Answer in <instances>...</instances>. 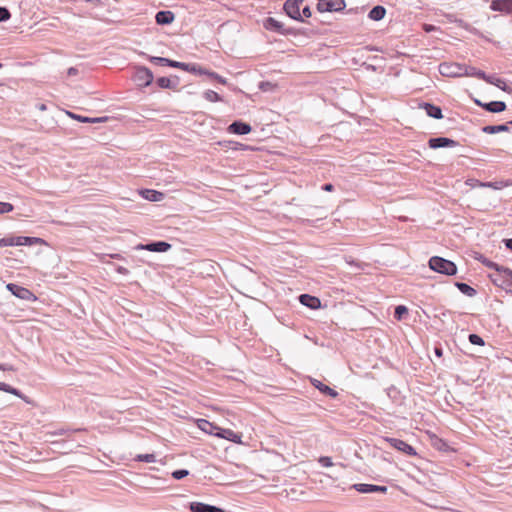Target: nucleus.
<instances>
[{
    "label": "nucleus",
    "instance_id": "nucleus-1",
    "mask_svg": "<svg viewBox=\"0 0 512 512\" xmlns=\"http://www.w3.org/2000/svg\"><path fill=\"white\" fill-rule=\"evenodd\" d=\"M488 266L495 268L498 272L503 274L500 286L507 292L512 293V270L508 267L499 266L495 263H489Z\"/></svg>",
    "mask_w": 512,
    "mask_h": 512
},
{
    "label": "nucleus",
    "instance_id": "nucleus-2",
    "mask_svg": "<svg viewBox=\"0 0 512 512\" xmlns=\"http://www.w3.org/2000/svg\"><path fill=\"white\" fill-rule=\"evenodd\" d=\"M344 0H318L317 8L320 12H337L345 8Z\"/></svg>",
    "mask_w": 512,
    "mask_h": 512
},
{
    "label": "nucleus",
    "instance_id": "nucleus-3",
    "mask_svg": "<svg viewBox=\"0 0 512 512\" xmlns=\"http://www.w3.org/2000/svg\"><path fill=\"white\" fill-rule=\"evenodd\" d=\"M303 2L304 0H287L284 4V11L290 18L303 21L302 15L300 13V7Z\"/></svg>",
    "mask_w": 512,
    "mask_h": 512
},
{
    "label": "nucleus",
    "instance_id": "nucleus-4",
    "mask_svg": "<svg viewBox=\"0 0 512 512\" xmlns=\"http://www.w3.org/2000/svg\"><path fill=\"white\" fill-rule=\"evenodd\" d=\"M153 73L150 69L147 67H138L136 69L134 80L137 82L140 86H149L153 81Z\"/></svg>",
    "mask_w": 512,
    "mask_h": 512
},
{
    "label": "nucleus",
    "instance_id": "nucleus-5",
    "mask_svg": "<svg viewBox=\"0 0 512 512\" xmlns=\"http://www.w3.org/2000/svg\"><path fill=\"white\" fill-rule=\"evenodd\" d=\"M385 441L388 442L391 447L395 448L396 450H398L400 452H403L406 455H409V456L416 455L415 449L403 440H400L397 438H385Z\"/></svg>",
    "mask_w": 512,
    "mask_h": 512
},
{
    "label": "nucleus",
    "instance_id": "nucleus-6",
    "mask_svg": "<svg viewBox=\"0 0 512 512\" xmlns=\"http://www.w3.org/2000/svg\"><path fill=\"white\" fill-rule=\"evenodd\" d=\"M6 288L17 298H20L23 300L35 299V296L33 295V293L29 289L24 288L22 286H19V285L13 284V283H9L6 285Z\"/></svg>",
    "mask_w": 512,
    "mask_h": 512
},
{
    "label": "nucleus",
    "instance_id": "nucleus-7",
    "mask_svg": "<svg viewBox=\"0 0 512 512\" xmlns=\"http://www.w3.org/2000/svg\"><path fill=\"white\" fill-rule=\"evenodd\" d=\"M352 488L355 489L359 493H386V486H379L374 484H365V483H357L352 485Z\"/></svg>",
    "mask_w": 512,
    "mask_h": 512
},
{
    "label": "nucleus",
    "instance_id": "nucleus-8",
    "mask_svg": "<svg viewBox=\"0 0 512 512\" xmlns=\"http://www.w3.org/2000/svg\"><path fill=\"white\" fill-rule=\"evenodd\" d=\"M429 267L431 270L448 275V260L434 256L429 260Z\"/></svg>",
    "mask_w": 512,
    "mask_h": 512
},
{
    "label": "nucleus",
    "instance_id": "nucleus-9",
    "mask_svg": "<svg viewBox=\"0 0 512 512\" xmlns=\"http://www.w3.org/2000/svg\"><path fill=\"white\" fill-rule=\"evenodd\" d=\"M171 248V244L165 241L151 242L146 245L139 244L136 249L148 250L151 252H166Z\"/></svg>",
    "mask_w": 512,
    "mask_h": 512
},
{
    "label": "nucleus",
    "instance_id": "nucleus-10",
    "mask_svg": "<svg viewBox=\"0 0 512 512\" xmlns=\"http://www.w3.org/2000/svg\"><path fill=\"white\" fill-rule=\"evenodd\" d=\"M490 9L497 12L511 14L512 0H493L490 4Z\"/></svg>",
    "mask_w": 512,
    "mask_h": 512
},
{
    "label": "nucleus",
    "instance_id": "nucleus-11",
    "mask_svg": "<svg viewBox=\"0 0 512 512\" xmlns=\"http://www.w3.org/2000/svg\"><path fill=\"white\" fill-rule=\"evenodd\" d=\"M190 510L192 512H226L224 509L205 504L202 502H192L190 503Z\"/></svg>",
    "mask_w": 512,
    "mask_h": 512
},
{
    "label": "nucleus",
    "instance_id": "nucleus-12",
    "mask_svg": "<svg viewBox=\"0 0 512 512\" xmlns=\"http://www.w3.org/2000/svg\"><path fill=\"white\" fill-rule=\"evenodd\" d=\"M228 131L238 135H246L250 133L251 126L241 121H235L229 125Z\"/></svg>",
    "mask_w": 512,
    "mask_h": 512
},
{
    "label": "nucleus",
    "instance_id": "nucleus-13",
    "mask_svg": "<svg viewBox=\"0 0 512 512\" xmlns=\"http://www.w3.org/2000/svg\"><path fill=\"white\" fill-rule=\"evenodd\" d=\"M419 108L424 110L429 117L441 119L443 117L440 107L430 103H420Z\"/></svg>",
    "mask_w": 512,
    "mask_h": 512
},
{
    "label": "nucleus",
    "instance_id": "nucleus-14",
    "mask_svg": "<svg viewBox=\"0 0 512 512\" xmlns=\"http://www.w3.org/2000/svg\"><path fill=\"white\" fill-rule=\"evenodd\" d=\"M175 19V15L170 10H163L157 12L155 16L156 23L158 25H168L171 24Z\"/></svg>",
    "mask_w": 512,
    "mask_h": 512
},
{
    "label": "nucleus",
    "instance_id": "nucleus-15",
    "mask_svg": "<svg viewBox=\"0 0 512 512\" xmlns=\"http://www.w3.org/2000/svg\"><path fill=\"white\" fill-rule=\"evenodd\" d=\"M299 301L302 305L309 307L311 309H318L321 306L320 299L315 296H311L309 294L300 295Z\"/></svg>",
    "mask_w": 512,
    "mask_h": 512
},
{
    "label": "nucleus",
    "instance_id": "nucleus-16",
    "mask_svg": "<svg viewBox=\"0 0 512 512\" xmlns=\"http://www.w3.org/2000/svg\"><path fill=\"white\" fill-rule=\"evenodd\" d=\"M312 385L317 388L321 393L330 396L331 398H336L338 396V392L329 386L323 384L321 381L317 379H311Z\"/></svg>",
    "mask_w": 512,
    "mask_h": 512
},
{
    "label": "nucleus",
    "instance_id": "nucleus-17",
    "mask_svg": "<svg viewBox=\"0 0 512 512\" xmlns=\"http://www.w3.org/2000/svg\"><path fill=\"white\" fill-rule=\"evenodd\" d=\"M470 67L458 64V63H450V77H461V76H469Z\"/></svg>",
    "mask_w": 512,
    "mask_h": 512
},
{
    "label": "nucleus",
    "instance_id": "nucleus-18",
    "mask_svg": "<svg viewBox=\"0 0 512 512\" xmlns=\"http://www.w3.org/2000/svg\"><path fill=\"white\" fill-rule=\"evenodd\" d=\"M140 194L144 199L151 202H159L164 199V194L162 192L152 189H144L140 192Z\"/></svg>",
    "mask_w": 512,
    "mask_h": 512
},
{
    "label": "nucleus",
    "instance_id": "nucleus-19",
    "mask_svg": "<svg viewBox=\"0 0 512 512\" xmlns=\"http://www.w3.org/2000/svg\"><path fill=\"white\" fill-rule=\"evenodd\" d=\"M216 436H218L220 438H224V439L230 440V441H232L234 443H240L241 442V436L236 434L231 429H221L220 428V430H218V433H216Z\"/></svg>",
    "mask_w": 512,
    "mask_h": 512
},
{
    "label": "nucleus",
    "instance_id": "nucleus-20",
    "mask_svg": "<svg viewBox=\"0 0 512 512\" xmlns=\"http://www.w3.org/2000/svg\"><path fill=\"white\" fill-rule=\"evenodd\" d=\"M43 242L42 239L37 237H28V236H17L15 237L16 246H32L37 243Z\"/></svg>",
    "mask_w": 512,
    "mask_h": 512
},
{
    "label": "nucleus",
    "instance_id": "nucleus-21",
    "mask_svg": "<svg viewBox=\"0 0 512 512\" xmlns=\"http://www.w3.org/2000/svg\"><path fill=\"white\" fill-rule=\"evenodd\" d=\"M198 427L208 433V434H211V435H215L216 436V433H218V430H220V428L216 425H214L213 423L205 420V419H200L198 421Z\"/></svg>",
    "mask_w": 512,
    "mask_h": 512
},
{
    "label": "nucleus",
    "instance_id": "nucleus-22",
    "mask_svg": "<svg viewBox=\"0 0 512 512\" xmlns=\"http://www.w3.org/2000/svg\"><path fill=\"white\" fill-rule=\"evenodd\" d=\"M264 27L267 30L275 31L278 33H284L283 24L272 17L266 19Z\"/></svg>",
    "mask_w": 512,
    "mask_h": 512
},
{
    "label": "nucleus",
    "instance_id": "nucleus-23",
    "mask_svg": "<svg viewBox=\"0 0 512 512\" xmlns=\"http://www.w3.org/2000/svg\"><path fill=\"white\" fill-rule=\"evenodd\" d=\"M483 108L492 113H500L506 109V104L503 101H492L484 104Z\"/></svg>",
    "mask_w": 512,
    "mask_h": 512
},
{
    "label": "nucleus",
    "instance_id": "nucleus-24",
    "mask_svg": "<svg viewBox=\"0 0 512 512\" xmlns=\"http://www.w3.org/2000/svg\"><path fill=\"white\" fill-rule=\"evenodd\" d=\"M67 114L72 119L78 120V121L83 122V123H99V122H104L107 119V117L90 118V117H85V116L77 115V114H74L72 112H67Z\"/></svg>",
    "mask_w": 512,
    "mask_h": 512
},
{
    "label": "nucleus",
    "instance_id": "nucleus-25",
    "mask_svg": "<svg viewBox=\"0 0 512 512\" xmlns=\"http://www.w3.org/2000/svg\"><path fill=\"white\" fill-rule=\"evenodd\" d=\"M385 14H386V10L383 6H375L373 7L369 14H368V17L371 19V20H374V21H379V20H382L384 17H385Z\"/></svg>",
    "mask_w": 512,
    "mask_h": 512
},
{
    "label": "nucleus",
    "instance_id": "nucleus-26",
    "mask_svg": "<svg viewBox=\"0 0 512 512\" xmlns=\"http://www.w3.org/2000/svg\"><path fill=\"white\" fill-rule=\"evenodd\" d=\"M454 286L457 287V289L464 295L468 296V297H473L476 295V290L471 287L470 285L466 284V283H463V282H455L454 283Z\"/></svg>",
    "mask_w": 512,
    "mask_h": 512
},
{
    "label": "nucleus",
    "instance_id": "nucleus-27",
    "mask_svg": "<svg viewBox=\"0 0 512 512\" xmlns=\"http://www.w3.org/2000/svg\"><path fill=\"white\" fill-rule=\"evenodd\" d=\"M482 131L487 134H495L498 132H507L509 131L508 124L501 125H487L482 128Z\"/></svg>",
    "mask_w": 512,
    "mask_h": 512
},
{
    "label": "nucleus",
    "instance_id": "nucleus-28",
    "mask_svg": "<svg viewBox=\"0 0 512 512\" xmlns=\"http://www.w3.org/2000/svg\"><path fill=\"white\" fill-rule=\"evenodd\" d=\"M428 145L431 149L448 147V137L430 138Z\"/></svg>",
    "mask_w": 512,
    "mask_h": 512
},
{
    "label": "nucleus",
    "instance_id": "nucleus-29",
    "mask_svg": "<svg viewBox=\"0 0 512 512\" xmlns=\"http://www.w3.org/2000/svg\"><path fill=\"white\" fill-rule=\"evenodd\" d=\"M487 83L492 84L503 91H509L506 82L503 79L496 77L495 75H490L487 79Z\"/></svg>",
    "mask_w": 512,
    "mask_h": 512
},
{
    "label": "nucleus",
    "instance_id": "nucleus-30",
    "mask_svg": "<svg viewBox=\"0 0 512 512\" xmlns=\"http://www.w3.org/2000/svg\"><path fill=\"white\" fill-rule=\"evenodd\" d=\"M176 84L177 83H172V81L167 77H160L157 79V85L163 89L174 88Z\"/></svg>",
    "mask_w": 512,
    "mask_h": 512
},
{
    "label": "nucleus",
    "instance_id": "nucleus-31",
    "mask_svg": "<svg viewBox=\"0 0 512 512\" xmlns=\"http://www.w3.org/2000/svg\"><path fill=\"white\" fill-rule=\"evenodd\" d=\"M2 391H5V392H7V393H10V394H13V395H15V396H18V397H20L21 399H23V400H25L26 402H28V401H27V399H26V397H25V396H23V395L21 394V392H20L18 389L14 388V387H12V386H10V385H8V384L3 385V387H2Z\"/></svg>",
    "mask_w": 512,
    "mask_h": 512
},
{
    "label": "nucleus",
    "instance_id": "nucleus-32",
    "mask_svg": "<svg viewBox=\"0 0 512 512\" xmlns=\"http://www.w3.org/2000/svg\"><path fill=\"white\" fill-rule=\"evenodd\" d=\"M135 460L146 463H153L156 461L155 454H139L136 456Z\"/></svg>",
    "mask_w": 512,
    "mask_h": 512
},
{
    "label": "nucleus",
    "instance_id": "nucleus-33",
    "mask_svg": "<svg viewBox=\"0 0 512 512\" xmlns=\"http://www.w3.org/2000/svg\"><path fill=\"white\" fill-rule=\"evenodd\" d=\"M204 97L207 101H210V102H217V101L221 100L220 95L213 90H207L204 93Z\"/></svg>",
    "mask_w": 512,
    "mask_h": 512
},
{
    "label": "nucleus",
    "instance_id": "nucleus-34",
    "mask_svg": "<svg viewBox=\"0 0 512 512\" xmlns=\"http://www.w3.org/2000/svg\"><path fill=\"white\" fill-rule=\"evenodd\" d=\"M469 76H476V77L483 79L484 81L487 82V79L489 78L490 75H487L484 71L477 70L474 67H470Z\"/></svg>",
    "mask_w": 512,
    "mask_h": 512
},
{
    "label": "nucleus",
    "instance_id": "nucleus-35",
    "mask_svg": "<svg viewBox=\"0 0 512 512\" xmlns=\"http://www.w3.org/2000/svg\"><path fill=\"white\" fill-rule=\"evenodd\" d=\"M408 313V309L403 305H398L395 308L394 316L397 320H401L405 314Z\"/></svg>",
    "mask_w": 512,
    "mask_h": 512
},
{
    "label": "nucleus",
    "instance_id": "nucleus-36",
    "mask_svg": "<svg viewBox=\"0 0 512 512\" xmlns=\"http://www.w3.org/2000/svg\"><path fill=\"white\" fill-rule=\"evenodd\" d=\"M189 475V471L187 469H179L172 472V477L176 480H180Z\"/></svg>",
    "mask_w": 512,
    "mask_h": 512
},
{
    "label": "nucleus",
    "instance_id": "nucleus-37",
    "mask_svg": "<svg viewBox=\"0 0 512 512\" xmlns=\"http://www.w3.org/2000/svg\"><path fill=\"white\" fill-rule=\"evenodd\" d=\"M469 341L471 344L473 345H479V346H483L484 345V340L482 337H480L479 335L477 334H470L469 335Z\"/></svg>",
    "mask_w": 512,
    "mask_h": 512
},
{
    "label": "nucleus",
    "instance_id": "nucleus-38",
    "mask_svg": "<svg viewBox=\"0 0 512 512\" xmlns=\"http://www.w3.org/2000/svg\"><path fill=\"white\" fill-rule=\"evenodd\" d=\"M16 246L15 237H5L0 239V247Z\"/></svg>",
    "mask_w": 512,
    "mask_h": 512
},
{
    "label": "nucleus",
    "instance_id": "nucleus-39",
    "mask_svg": "<svg viewBox=\"0 0 512 512\" xmlns=\"http://www.w3.org/2000/svg\"><path fill=\"white\" fill-rule=\"evenodd\" d=\"M14 207L11 203L0 201V214H5L13 211Z\"/></svg>",
    "mask_w": 512,
    "mask_h": 512
},
{
    "label": "nucleus",
    "instance_id": "nucleus-40",
    "mask_svg": "<svg viewBox=\"0 0 512 512\" xmlns=\"http://www.w3.org/2000/svg\"><path fill=\"white\" fill-rule=\"evenodd\" d=\"M479 186L489 187V188L498 190L503 187V184H502V182H481V183H479Z\"/></svg>",
    "mask_w": 512,
    "mask_h": 512
},
{
    "label": "nucleus",
    "instance_id": "nucleus-41",
    "mask_svg": "<svg viewBox=\"0 0 512 512\" xmlns=\"http://www.w3.org/2000/svg\"><path fill=\"white\" fill-rule=\"evenodd\" d=\"M431 441H432V445H433L434 447H436L437 449H439V450H442V449H444V448L446 447V443H445L442 439H439V438H438V437H436V436H435V437H433V438L431 439Z\"/></svg>",
    "mask_w": 512,
    "mask_h": 512
},
{
    "label": "nucleus",
    "instance_id": "nucleus-42",
    "mask_svg": "<svg viewBox=\"0 0 512 512\" xmlns=\"http://www.w3.org/2000/svg\"><path fill=\"white\" fill-rule=\"evenodd\" d=\"M150 61L157 65L166 66L167 62H168V58L152 56V57H150Z\"/></svg>",
    "mask_w": 512,
    "mask_h": 512
},
{
    "label": "nucleus",
    "instance_id": "nucleus-43",
    "mask_svg": "<svg viewBox=\"0 0 512 512\" xmlns=\"http://www.w3.org/2000/svg\"><path fill=\"white\" fill-rule=\"evenodd\" d=\"M205 75H208L209 77L213 78L214 80L218 81L221 84L227 83L225 78H223L222 76H220L219 74H217L215 72L207 71V73H205Z\"/></svg>",
    "mask_w": 512,
    "mask_h": 512
},
{
    "label": "nucleus",
    "instance_id": "nucleus-44",
    "mask_svg": "<svg viewBox=\"0 0 512 512\" xmlns=\"http://www.w3.org/2000/svg\"><path fill=\"white\" fill-rule=\"evenodd\" d=\"M10 16L11 14L6 7H0V22L8 20Z\"/></svg>",
    "mask_w": 512,
    "mask_h": 512
},
{
    "label": "nucleus",
    "instance_id": "nucleus-45",
    "mask_svg": "<svg viewBox=\"0 0 512 512\" xmlns=\"http://www.w3.org/2000/svg\"><path fill=\"white\" fill-rule=\"evenodd\" d=\"M319 463L323 466V467H331L333 466V462H332V459L330 457H327V456H322L319 458Z\"/></svg>",
    "mask_w": 512,
    "mask_h": 512
},
{
    "label": "nucleus",
    "instance_id": "nucleus-46",
    "mask_svg": "<svg viewBox=\"0 0 512 512\" xmlns=\"http://www.w3.org/2000/svg\"><path fill=\"white\" fill-rule=\"evenodd\" d=\"M187 71L192 72V73H199V74L207 73V70L202 69L201 67H199L195 64H190V69H188Z\"/></svg>",
    "mask_w": 512,
    "mask_h": 512
},
{
    "label": "nucleus",
    "instance_id": "nucleus-47",
    "mask_svg": "<svg viewBox=\"0 0 512 512\" xmlns=\"http://www.w3.org/2000/svg\"><path fill=\"white\" fill-rule=\"evenodd\" d=\"M439 71L444 76L448 75V64L447 63L440 64Z\"/></svg>",
    "mask_w": 512,
    "mask_h": 512
},
{
    "label": "nucleus",
    "instance_id": "nucleus-48",
    "mask_svg": "<svg viewBox=\"0 0 512 512\" xmlns=\"http://www.w3.org/2000/svg\"><path fill=\"white\" fill-rule=\"evenodd\" d=\"M301 15H302V18L303 17H305V18L311 17V10H310L309 6L303 7Z\"/></svg>",
    "mask_w": 512,
    "mask_h": 512
},
{
    "label": "nucleus",
    "instance_id": "nucleus-49",
    "mask_svg": "<svg viewBox=\"0 0 512 512\" xmlns=\"http://www.w3.org/2000/svg\"><path fill=\"white\" fill-rule=\"evenodd\" d=\"M259 87L261 90L267 91L272 87V84L270 82H261Z\"/></svg>",
    "mask_w": 512,
    "mask_h": 512
},
{
    "label": "nucleus",
    "instance_id": "nucleus-50",
    "mask_svg": "<svg viewBox=\"0 0 512 512\" xmlns=\"http://www.w3.org/2000/svg\"><path fill=\"white\" fill-rule=\"evenodd\" d=\"M78 73H79V71H78V69H77V68H75V67H70V68L68 69V71H67V75H68L69 77L76 76V75H78Z\"/></svg>",
    "mask_w": 512,
    "mask_h": 512
},
{
    "label": "nucleus",
    "instance_id": "nucleus-51",
    "mask_svg": "<svg viewBox=\"0 0 512 512\" xmlns=\"http://www.w3.org/2000/svg\"><path fill=\"white\" fill-rule=\"evenodd\" d=\"M116 271L119 273V274H122V275H127L129 274V270L123 266H118L116 268Z\"/></svg>",
    "mask_w": 512,
    "mask_h": 512
},
{
    "label": "nucleus",
    "instance_id": "nucleus-52",
    "mask_svg": "<svg viewBox=\"0 0 512 512\" xmlns=\"http://www.w3.org/2000/svg\"><path fill=\"white\" fill-rule=\"evenodd\" d=\"M179 63L180 62H178V61L168 59L166 66L173 67V68H179L180 67Z\"/></svg>",
    "mask_w": 512,
    "mask_h": 512
},
{
    "label": "nucleus",
    "instance_id": "nucleus-53",
    "mask_svg": "<svg viewBox=\"0 0 512 512\" xmlns=\"http://www.w3.org/2000/svg\"><path fill=\"white\" fill-rule=\"evenodd\" d=\"M322 189H323L324 191L331 192V191H333V190H334V186H333L332 184H330V183H327V184H324V185L322 186Z\"/></svg>",
    "mask_w": 512,
    "mask_h": 512
},
{
    "label": "nucleus",
    "instance_id": "nucleus-54",
    "mask_svg": "<svg viewBox=\"0 0 512 512\" xmlns=\"http://www.w3.org/2000/svg\"><path fill=\"white\" fill-rule=\"evenodd\" d=\"M456 273H457V267L452 261H450V276H452Z\"/></svg>",
    "mask_w": 512,
    "mask_h": 512
},
{
    "label": "nucleus",
    "instance_id": "nucleus-55",
    "mask_svg": "<svg viewBox=\"0 0 512 512\" xmlns=\"http://www.w3.org/2000/svg\"><path fill=\"white\" fill-rule=\"evenodd\" d=\"M179 65H180L179 69H182V70H185V71L190 69V64H188V63L180 62Z\"/></svg>",
    "mask_w": 512,
    "mask_h": 512
},
{
    "label": "nucleus",
    "instance_id": "nucleus-56",
    "mask_svg": "<svg viewBox=\"0 0 512 512\" xmlns=\"http://www.w3.org/2000/svg\"><path fill=\"white\" fill-rule=\"evenodd\" d=\"M479 183H480L479 181L474 180V179H468V180L465 182V184H466V185H469V186H474V184H478V185H479Z\"/></svg>",
    "mask_w": 512,
    "mask_h": 512
},
{
    "label": "nucleus",
    "instance_id": "nucleus-57",
    "mask_svg": "<svg viewBox=\"0 0 512 512\" xmlns=\"http://www.w3.org/2000/svg\"><path fill=\"white\" fill-rule=\"evenodd\" d=\"M504 243H505V246H506L508 249L512 250V238H510V239H505V240H504Z\"/></svg>",
    "mask_w": 512,
    "mask_h": 512
},
{
    "label": "nucleus",
    "instance_id": "nucleus-58",
    "mask_svg": "<svg viewBox=\"0 0 512 512\" xmlns=\"http://www.w3.org/2000/svg\"><path fill=\"white\" fill-rule=\"evenodd\" d=\"M434 352L438 357H441L443 355V350L440 347H435Z\"/></svg>",
    "mask_w": 512,
    "mask_h": 512
},
{
    "label": "nucleus",
    "instance_id": "nucleus-59",
    "mask_svg": "<svg viewBox=\"0 0 512 512\" xmlns=\"http://www.w3.org/2000/svg\"><path fill=\"white\" fill-rule=\"evenodd\" d=\"M0 370H13V368L11 366H7V365H2L0 364Z\"/></svg>",
    "mask_w": 512,
    "mask_h": 512
},
{
    "label": "nucleus",
    "instance_id": "nucleus-60",
    "mask_svg": "<svg viewBox=\"0 0 512 512\" xmlns=\"http://www.w3.org/2000/svg\"><path fill=\"white\" fill-rule=\"evenodd\" d=\"M474 102H475L478 106H480V107H482V108H483V105L485 104V103L481 102V101H480V100H478V99H475V101H474Z\"/></svg>",
    "mask_w": 512,
    "mask_h": 512
},
{
    "label": "nucleus",
    "instance_id": "nucleus-61",
    "mask_svg": "<svg viewBox=\"0 0 512 512\" xmlns=\"http://www.w3.org/2000/svg\"><path fill=\"white\" fill-rule=\"evenodd\" d=\"M474 102H475L478 106H480V107H482V108H483V105L485 104V103L481 102V101H480V100H478V99H475V101H474Z\"/></svg>",
    "mask_w": 512,
    "mask_h": 512
},
{
    "label": "nucleus",
    "instance_id": "nucleus-62",
    "mask_svg": "<svg viewBox=\"0 0 512 512\" xmlns=\"http://www.w3.org/2000/svg\"><path fill=\"white\" fill-rule=\"evenodd\" d=\"M38 108L41 111H45L46 110V105L45 104H40Z\"/></svg>",
    "mask_w": 512,
    "mask_h": 512
},
{
    "label": "nucleus",
    "instance_id": "nucleus-63",
    "mask_svg": "<svg viewBox=\"0 0 512 512\" xmlns=\"http://www.w3.org/2000/svg\"><path fill=\"white\" fill-rule=\"evenodd\" d=\"M455 145H456V142H455V141H453L452 139H450V148H451V147H453V146H455Z\"/></svg>",
    "mask_w": 512,
    "mask_h": 512
},
{
    "label": "nucleus",
    "instance_id": "nucleus-64",
    "mask_svg": "<svg viewBox=\"0 0 512 512\" xmlns=\"http://www.w3.org/2000/svg\"><path fill=\"white\" fill-rule=\"evenodd\" d=\"M5 384H6V383H4V382H0V390H1V391H2V387H3V385H5Z\"/></svg>",
    "mask_w": 512,
    "mask_h": 512
}]
</instances>
